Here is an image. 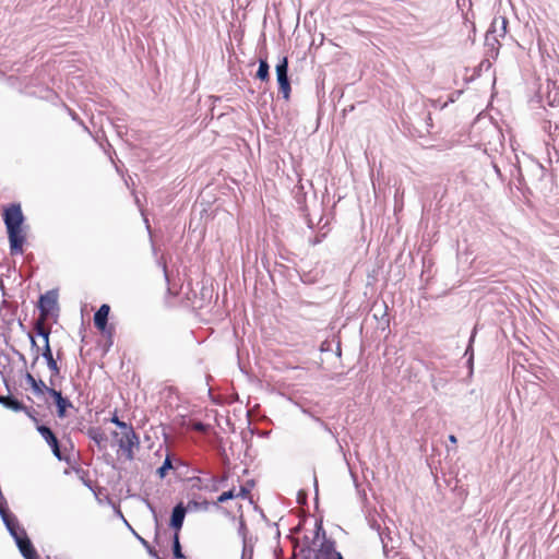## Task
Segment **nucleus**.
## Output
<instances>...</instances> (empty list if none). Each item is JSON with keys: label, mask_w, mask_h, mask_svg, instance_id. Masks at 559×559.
I'll return each mask as SVG.
<instances>
[{"label": "nucleus", "mask_w": 559, "mask_h": 559, "mask_svg": "<svg viewBox=\"0 0 559 559\" xmlns=\"http://www.w3.org/2000/svg\"><path fill=\"white\" fill-rule=\"evenodd\" d=\"M3 221L7 227V233L10 243V253L12 255L23 253V245L25 242V235L22 229L24 223V215L20 204H11L3 211Z\"/></svg>", "instance_id": "obj_1"}, {"label": "nucleus", "mask_w": 559, "mask_h": 559, "mask_svg": "<svg viewBox=\"0 0 559 559\" xmlns=\"http://www.w3.org/2000/svg\"><path fill=\"white\" fill-rule=\"evenodd\" d=\"M278 91L283 98L288 100L290 97V81L288 76V58L284 56L275 67Z\"/></svg>", "instance_id": "obj_2"}, {"label": "nucleus", "mask_w": 559, "mask_h": 559, "mask_svg": "<svg viewBox=\"0 0 559 559\" xmlns=\"http://www.w3.org/2000/svg\"><path fill=\"white\" fill-rule=\"evenodd\" d=\"M36 430L44 438V440L47 442V444L50 447L52 454L56 456L57 460L64 461L68 464L71 463L70 457L66 456L62 453L57 436L48 426L37 425Z\"/></svg>", "instance_id": "obj_3"}, {"label": "nucleus", "mask_w": 559, "mask_h": 559, "mask_svg": "<svg viewBox=\"0 0 559 559\" xmlns=\"http://www.w3.org/2000/svg\"><path fill=\"white\" fill-rule=\"evenodd\" d=\"M57 307L58 293L56 290H48L46 294L40 295L38 300V308L43 318H47Z\"/></svg>", "instance_id": "obj_4"}, {"label": "nucleus", "mask_w": 559, "mask_h": 559, "mask_svg": "<svg viewBox=\"0 0 559 559\" xmlns=\"http://www.w3.org/2000/svg\"><path fill=\"white\" fill-rule=\"evenodd\" d=\"M187 514V508L182 502L177 503L171 511L169 526L175 531L174 533L179 534L182 528L185 518Z\"/></svg>", "instance_id": "obj_5"}, {"label": "nucleus", "mask_w": 559, "mask_h": 559, "mask_svg": "<svg viewBox=\"0 0 559 559\" xmlns=\"http://www.w3.org/2000/svg\"><path fill=\"white\" fill-rule=\"evenodd\" d=\"M497 24H498V20L493 19V21L485 36V46L488 47L491 57H493V55L495 56L498 55L499 47H500V43L498 40V37L496 36V33L498 32Z\"/></svg>", "instance_id": "obj_6"}, {"label": "nucleus", "mask_w": 559, "mask_h": 559, "mask_svg": "<svg viewBox=\"0 0 559 559\" xmlns=\"http://www.w3.org/2000/svg\"><path fill=\"white\" fill-rule=\"evenodd\" d=\"M15 544L25 559H40L27 534L15 540Z\"/></svg>", "instance_id": "obj_7"}, {"label": "nucleus", "mask_w": 559, "mask_h": 559, "mask_svg": "<svg viewBox=\"0 0 559 559\" xmlns=\"http://www.w3.org/2000/svg\"><path fill=\"white\" fill-rule=\"evenodd\" d=\"M49 395L55 401L58 417L63 418L66 416L67 408L72 407V403L69 399L62 396L61 391H57L56 389H50Z\"/></svg>", "instance_id": "obj_8"}, {"label": "nucleus", "mask_w": 559, "mask_h": 559, "mask_svg": "<svg viewBox=\"0 0 559 559\" xmlns=\"http://www.w3.org/2000/svg\"><path fill=\"white\" fill-rule=\"evenodd\" d=\"M41 356L45 358V360L47 362V367L51 371V376H50L49 382H50L51 385H53L55 384L53 383V377L59 376L60 368H59L57 361L55 360V358L52 356V352H51V348H50L49 344L44 345V348H43V352H41Z\"/></svg>", "instance_id": "obj_9"}, {"label": "nucleus", "mask_w": 559, "mask_h": 559, "mask_svg": "<svg viewBox=\"0 0 559 559\" xmlns=\"http://www.w3.org/2000/svg\"><path fill=\"white\" fill-rule=\"evenodd\" d=\"M118 445L120 449L129 447H135L136 449L140 448V438L133 428L122 431L121 438L118 440Z\"/></svg>", "instance_id": "obj_10"}, {"label": "nucleus", "mask_w": 559, "mask_h": 559, "mask_svg": "<svg viewBox=\"0 0 559 559\" xmlns=\"http://www.w3.org/2000/svg\"><path fill=\"white\" fill-rule=\"evenodd\" d=\"M110 312V306L103 304L94 314V325L99 331L106 330L108 323V316Z\"/></svg>", "instance_id": "obj_11"}, {"label": "nucleus", "mask_w": 559, "mask_h": 559, "mask_svg": "<svg viewBox=\"0 0 559 559\" xmlns=\"http://www.w3.org/2000/svg\"><path fill=\"white\" fill-rule=\"evenodd\" d=\"M0 404L14 412H20L24 408V403L13 395H0Z\"/></svg>", "instance_id": "obj_12"}, {"label": "nucleus", "mask_w": 559, "mask_h": 559, "mask_svg": "<svg viewBox=\"0 0 559 559\" xmlns=\"http://www.w3.org/2000/svg\"><path fill=\"white\" fill-rule=\"evenodd\" d=\"M333 540H325L321 546V552L324 559H343L341 552L335 550Z\"/></svg>", "instance_id": "obj_13"}, {"label": "nucleus", "mask_w": 559, "mask_h": 559, "mask_svg": "<svg viewBox=\"0 0 559 559\" xmlns=\"http://www.w3.org/2000/svg\"><path fill=\"white\" fill-rule=\"evenodd\" d=\"M255 78L262 82L270 81V66L266 58L259 59V68Z\"/></svg>", "instance_id": "obj_14"}, {"label": "nucleus", "mask_w": 559, "mask_h": 559, "mask_svg": "<svg viewBox=\"0 0 559 559\" xmlns=\"http://www.w3.org/2000/svg\"><path fill=\"white\" fill-rule=\"evenodd\" d=\"M547 88H548V94H547L548 105L551 107L558 106L559 105V88L557 87L556 83L548 81Z\"/></svg>", "instance_id": "obj_15"}, {"label": "nucleus", "mask_w": 559, "mask_h": 559, "mask_svg": "<svg viewBox=\"0 0 559 559\" xmlns=\"http://www.w3.org/2000/svg\"><path fill=\"white\" fill-rule=\"evenodd\" d=\"M87 436L98 447H102V444L107 441L106 435L100 429H98V428H91V429H88Z\"/></svg>", "instance_id": "obj_16"}, {"label": "nucleus", "mask_w": 559, "mask_h": 559, "mask_svg": "<svg viewBox=\"0 0 559 559\" xmlns=\"http://www.w3.org/2000/svg\"><path fill=\"white\" fill-rule=\"evenodd\" d=\"M72 471L76 474L79 479L88 488H92V481L90 479V472L82 468L79 465L72 466Z\"/></svg>", "instance_id": "obj_17"}, {"label": "nucleus", "mask_w": 559, "mask_h": 559, "mask_svg": "<svg viewBox=\"0 0 559 559\" xmlns=\"http://www.w3.org/2000/svg\"><path fill=\"white\" fill-rule=\"evenodd\" d=\"M174 468V465H173V460H171V456L170 454H167L162 466H159L156 471V474L159 478H165L166 475H167V472L173 469Z\"/></svg>", "instance_id": "obj_18"}, {"label": "nucleus", "mask_w": 559, "mask_h": 559, "mask_svg": "<svg viewBox=\"0 0 559 559\" xmlns=\"http://www.w3.org/2000/svg\"><path fill=\"white\" fill-rule=\"evenodd\" d=\"M227 480V475L224 474L223 476H212L209 481L211 483V486L205 485L204 488L209 491H217L219 486Z\"/></svg>", "instance_id": "obj_19"}, {"label": "nucleus", "mask_w": 559, "mask_h": 559, "mask_svg": "<svg viewBox=\"0 0 559 559\" xmlns=\"http://www.w3.org/2000/svg\"><path fill=\"white\" fill-rule=\"evenodd\" d=\"M173 555L176 559H183L185 555L182 552L179 534L174 533L173 536Z\"/></svg>", "instance_id": "obj_20"}, {"label": "nucleus", "mask_w": 559, "mask_h": 559, "mask_svg": "<svg viewBox=\"0 0 559 559\" xmlns=\"http://www.w3.org/2000/svg\"><path fill=\"white\" fill-rule=\"evenodd\" d=\"M35 331L38 336H41L44 338L45 345L49 344L50 330L44 328L40 321L36 322Z\"/></svg>", "instance_id": "obj_21"}, {"label": "nucleus", "mask_w": 559, "mask_h": 559, "mask_svg": "<svg viewBox=\"0 0 559 559\" xmlns=\"http://www.w3.org/2000/svg\"><path fill=\"white\" fill-rule=\"evenodd\" d=\"M133 534L138 538V540L143 545V547L146 549L151 557L158 558L157 551L155 550L154 547L150 545V543L146 539L141 537L136 532H133Z\"/></svg>", "instance_id": "obj_22"}, {"label": "nucleus", "mask_w": 559, "mask_h": 559, "mask_svg": "<svg viewBox=\"0 0 559 559\" xmlns=\"http://www.w3.org/2000/svg\"><path fill=\"white\" fill-rule=\"evenodd\" d=\"M235 498H238L237 497V493H236V490L235 488H231L227 491H224L223 493H221L218 497H217V500L215 502V504L217 503H224L228 500H231V499H235Z\"/></svg>", "instance_id": "obj_23"}, {"label": "nucleus", "mask_w": 559, "mask_h": 559, "mask_svg": "<svg viewBox=\"0 0 559 559\" xmlns=\"http://www.w3.org/2000/svg\"><path fill=\"white\" fill-rule=\"evenodd\" d=\"M50 389H53L52 386H48L43 380H37L36 382V385H34L32 388L33 392L36 394V395H40V394H44V393H48L49 394V390Z\"/></svg>", "instance_id": "obj_24"}, {"label": "nucleus", "mask_w": 559, "mask_h": 559, "mask_svg": "<svg viewBox=\"0 0 559 559\" xmlns=\"http://www.w3.org/2000/svg\"><path fill=\"white\" fill-rule=\"evenodd\" d=\"M254 486L253 480H248L245 486L240 487L239 492L237 493L238 498L247 499L250 496V490Z\"/></svg>", "instance_id": "obj_25"}, {"label": "nucleus", "mask_w": 559, "mask_h": 559, "mask_svg": "<svg viewBox=\"0 0 559 559\" xmlns=\"http://www.w3.org/2000/svg\"><path fill=\"white\" fill-rule=\"evenodd\" d=\"M497 20H498V24H497L498 32L496 33V36L503 37L507 34L508 20L506 17H499Z\"/></svg>", "instance_id": "obj_26"}, {"label": "nucleus", "mask_w": 559, "mask_h": 559, "mask_svg": "<svg viewBox=\"0 0 559 559\" xmlns=\"http://www.w3.org/2000/svg\"><path fill=\"white\" fill-rule=\"evenodd\" d=\"M20 412L25 413V415H26L29 419H32V421H34V423L36 424V426H37V425H40V424H39V420H38V418H37V412H36L33 407H28V406L24 405V408H23V409H21Z\"/></svg>", "instance_id": "obj_27"}, {"label": "nucleus", "mask_w": 559, "mask_h": 559, "mask_svg": "<svg viewBox=\"0 0 559 559\" xmlns=\"http://www.w3.org/2000/svg\"><path fill=\"white\" fill-rule=\"evenodd\" d=\"M110 421L112 424H115L119 429H121L122 431H127L129 430L130 428H133L131 425L122 421L119 419V417L115 414L111 418H110Z\"/></svg>", "instance_id": "obj_28"}, {"label": "nucleus", "mask_w": 559, "mask_h": 559, "mask_svg": "<svg viewBox=\"0 0 559 559\" xmlns=\"http://www.w3.org/2000/svg\"><path fill=\"white\" fill-rule=\"evenodd\" d=\"M102 334L104 336H106L107 338V342H108V346H111L114 341H112V337H114V333H115V328L112 325H108V323L106 324V330L105 331H100Z\"/></svg>", "instance_id": "obj_29"}, {"label": "nucleus", "mask_w": 559, "mask_h": 559, "mask_svg": "<svg viewBox=\"0 0 559 559\" xmlns=\"http://www.w3.org/2000/svg\"><path fill=\"white\" fill-rule=\"evenodd\" d=\"M474 337H475V331L473 332L471 338H469V344H468V347L466 348V352H465V355H468V360H467V364L468 366L472 368L473 366V360H474V353H473V347H472V343L474 342Z\"/></svg>", "instance_id": "obj_30"}, {"label": "nucleus", "mask_w": 559, "mask_h": 559, "mask_svg": "<svg viewBox=\"0 0 559 559\" xmlns=\"http://www.w3.org/2000/svg\"><path fill=\"white\" fill-rule=\"evenodd\" d=\"M247 533H248V528H247V525L245 523V521L241 519L240 522H239V527H238V534L239 536L242 537V540H243V546L247 544Z\"/></svg>", "instance_id": "obj_31"}, {"label": "nucleus", "mask_w": 559, "mask_h": 559, "mask_svg": "<svg viewBox=\"0 0 559 559\" xmlns=\"http://www.w3.org/2000/svg\"><path fill=\"white\" fill-rule=\"evenodd\" d=\"M31 347H32V350L35 352V357L32 362V367H34L35 364L37 362V360L39 359V346L37 345L35 338L33 336H31Z\"/></svg>", "instance_id": "obj_32"}, {"label": "nucleus", "mask_w": 559, "mask_h": 559, "mask_svg": "<svg viewBox=\"0 0 559 559\" xmlns=\"http://www.w3.org/2000/svg\"><path fill=\"white\" fill-rule=\"evenodd\" d=\"M188 507L194 508L195 510H198V509L206 510L209 507V501L204 500L203 502H198V501L192 500V501H189Z\"/></svg>", "instance_id": "obj_33"}, {"label": "nucleus", "mask_w": 559, "mask_h": 559, "mask_svg": "<svg viewBox=\"0 0 559 559\" xmlns=\"http://www.w3.org/2000/svg\"><path fill=\"white\" fill-rule=\"evenodd\" d=\"M147 507H148V510H151L154 514V518H155V522H156V530H155V540L158 539V536H159V524H158V519H157V515H156V512H155V508L148 502L147 503Z\"/></svg>", "instance_id": "obj_34"}, {"label": "nucleus", "mask_w": 559, "mask_h": 559, "mask_svg": "<svg viewBox=\"0 0 559 559\" xmlns=\"http://www.w3.org/2000/svg\"><path fill=\"white\" fill-rule=\"evenodd\" d=\"M192 428H193V430L203 432V433L207 431V425L202 421L194 423Z\"/></svg>", "instance_id": "obj_35"}, {"label": "nucleus", "mask_w": 559, "mask_h": 559, "mask_svg": "<svg viewBox=\"0 0 559 559\" xmlns=\"http://www.w3.org/2000/svg\"><path fill=\"white\" fill-rule=\"evenodd\" d=\"M134 448L135 447H129V448L121 449L123 452V455L126 456V459L128 461H132L134 459V452H133Z\"/></svg>", "instance_id": "obj_36"}, {"label": "nucleus", "mask_w": 559, "mask_h": 559, "mask_svg": "<svg viewBox=\"0 0 559 559\" xmlns=\"http://www.w3.org/2000/svg\"><path fill=\"white\" fill-rule=\"evenodd\" d=\"M25 380L31 385V388L36 385L37 380L35 379V377L31 372H26L25 373Z\"/></svg>", "instance_id": "obj_37"}, {"label": "nucleus", "mask_w": 559, "mask_h": 559, "mask_svg": "<svg viewBox=\"0 0 559 559\" xmlns=\"http://www.w3.org/2000/svg\"><path fill=\"white\" fill-rule=\"evenodd\" d=\"M306 499H307V495H306V492H305V491H302V490H300V491L298 492V497H297V501H298V503H304V502H306Z\"/></svg>", "instance_id": "obj_38"}, {"label": "nucleus", "mask_w": 559, "mask_h": 559, "mask_svg": "<svg viewBox=\"0 0 559 559\" xmlns=\"http://www.w3.org/2000/svg\"><path fill=\"white\" fill-rule=\"evenodd\" d=\"M253 557V548H250L249 550V559H252ZM241 559H246V545L242 548Z\"/></svg>", "instance_id": "obj_39"}, {"label": "nucleus", "mask_w": 559, "mask_h": 559, "mask_svg": "<svg viewBox=\"0 0 559 559\" xmlns=\"http://www.w3.org/2000/svg\"><path fill=\"white\" fill-rule=\"evenodd\" d=\"M449 441H450L451 443H456V442H457V439H456V437H455L454 435H450V436H449Z\"/></svg>", "instance_id": "obj_40"}, {"label": "nucleus", "mask_w": 559, "mask_h": 559, "mask_svg": "<svg viewBox=\"0 0 559 559\" xmlns=\"http://www.w3.org/2000/svg\"><path fill=\"white\" fill-rule=\"evenodd\" d=\"M313 480H314V490H316V495H318V479H317V476H316V475L313 476Z\"/></svg>", "instance_id": "obj_41"}, {"label": "nucleus", "mask_w": 559, "mask_h": 559, "mask_svg": "<svg viewBox=\"0 0 559 559\" xmlns=\"http://www.w3.org/2000/svg\"><path fill=\"white\" fill-rule=\"evenodd\" d=\"M251 547H248L246 545V559H249V550H250Z\"/></svg>", "instance_id": "obj_42"}, {"label": "nucleus", "mask_w": 559, "mask_h": 559, "mask_svg": "<svg viewBox=\"0 0 559 559\" xmlns=\"http://www.w3.org/2000/svg\"><path fill=\"white\" fill-rule=\"evenodd\" d=\"M20 360H22L24 364H26L25 356L23 354H20Z\"/></svg>", "instance_id": "obj_43"}, {"label": "nucleus", "mask_w": 559, "mask_h": 559, "mask_svg": "<svg viewBox=\"0 0 559 559\" xmlns=\"http://www.w3.org/2000/svg\"><path fill=\"white\" fill-rule=\"evenodd\" d=\"M320 242V239L319 238H316V240L312 242L313 245H317Z\"/></svg>", "instance_id": "obj_44"}, {"label": "nucleus", "mask_w": 559, "mask_h": 559, "mask_svg": "<svg viewBox=\"0 0 559 559\" xmlns=\"http://www.w3.org/2000/svg\"><path fill=\"white\" fill-rule=\"evenodd\" d=\"M112 436H114V437H118L119 435H118V432H117V431H114V432H112Z\"/></svg>", "instance_id": "obj_45"}, {"label": "nucleus", "mask_w": 559, "mask_h": 559, "mask_svg": "<svg viewBox=\"0 0 559 559\" xmlns=\"http://www.w3.org/2000/svg\"><path fill=\"white\" fill-rule=\"evenodd\" d=\"M318 530H322V524L321 523H319Z\"/></svg>", "instance_id": "obj_46"}, {"label": "nucleus", "mask_w": 559, "mask_h": 559, "mask_svg": "<svg viewBox=\"0 0 559 559\" xmlns=\"http://www.w3.org/2000/svg\"><path fill=\"white\" fill-rule=\"evenodd\" d=\"M156 559H163V558H160V557L158 556V558H156Z\"/></svg>", "instance_id": "obj_47"}]
</instances>
